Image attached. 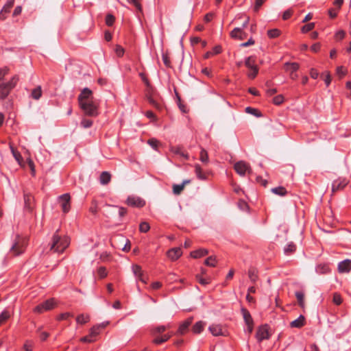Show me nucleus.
Masks as SVG:
<instances>
[{
    "label": "nucleus",
    "mask_w": 351,
    "mask_h": 351,
    "mask_svg": "<svg viewBox=\"0 0 351 351\" xmlns=\"http://www.w3.org/2000/svg\"><path fill=\"white\" fill-rule=\"evenodd\" d=\"M72 316H73V315L69 313H62L59 315V317H58V320H64V319H66L68 317H72Z\"/></svg>",
    "instance_id": "62"
},
{
    "label": "nucleus",
    "mask_w": 351,
    "mask_h": 351,
    "mask_svg": "<svg viewBox=\"0 0 351 351\" xmlns=\"http://www.w3.org/2000/svg\"><path fill=\"white\" fill-rule=\"evenodd\" d=\"M258 72V68L250 69V71L248 73V77L250 78H254L256 76Z\"/></svg>",
    "instance_id": "61"
},
{
    "label": "nucleus",
    "mask_w": 351,
    "mask_h": 351,
    "mask_svg": "<svg viewBox=\"0 0 351 351\" xmlns=\"http://www.w3.org/2000/svg\"><path fill=\"white\" fill-rule=\"evenodd\" d=\"M171 152L175 154H178L184 157L185 159L189 158V155L186 153H184L180 147H171L170 149Z\"/></svg>",
    "instance_id": "24"
},
{
    "label": "nucleus",
    "mask_w": 351,
    "mask_h": 351,
    "mask_svg": "<svg viewBox=\"0 0 351 351\" xmlns=\"http://www.w3.org/2000/svg\"><path fill=\"white\" fill-rule=\"evenodd\" d=\"M9 72V69L6 66L0 69V80H2L4 76Z\"/></svg>",
    "instance_id": "57"
},
{
    "label": "nucleus",
    "mask_w": 351,
    "mask_h": 351,
    "mask_svg": "<svg viewBox=\"0 0 351 351\" xmlns=\"http://www.w3.org/2000/svg\"><path fill=\"white\" fill-rule=\"evenodd\" d=\"M236 172L241 176H244L246 172L250 173L252 172L251 168L247 162L240 160L234 164V166Z\"/></svg>",
    "instance_id": "6"
},
{
    "label": "nucleus",
    "mask_w": 351,
    "mask_h": 351,
    "mask_svg": "<svg viewBox=\"0 0 351 351\" xmlns=\"http://www.w3.org/2000/svg\"><path fill=\"white\" fill-rule=\"evenodd\" d=\"M171 337V335H169V334L164 335L161 336L160 337H156L154 339L153 342L156 344H160L162 343L167 341L168 339H170Z\"/></svg>",
    "instance_id": "29"
},
{
    "label": "nucleus",
    "mask_w": 351,
    "mask_h": 351,
    "mask_svg": "<svg viewBox=\"0 0 351 351\" xmlns=\"http://www.w3.org/2000/svg\"><path fill=\"white\" fill-rule=\"evenodd\" d=\"M158 141L155 138H151L148 140V144L152 146L154 149H156L158 144Z\"/></svg>",
    "instance_id": "60"
},
{
    "label": "nucleus",
    "mask_w": 351,
    "mask_h": 351,
    "mask_svg": "<svg viewBox=\"0 0 351 351\" xmlns=\"http://www.w3.org/2000/svg\"><path fill=\"white\" fill-rule=\"evenodd\" d=\"M208 330L214 336L225 335V332L223 331V328L221 325L213 324L209 326Z\"/></svg>",
    "instance_id": "14"
},
{
    "label": "nucleus",
    "mask_w": 351,
    "mask_h": 351,
    "mask_svg": "<svg viewBox=\"0 0 351 351\" xmlns=\"http://www.w3.org/2000/svg\"><path fill=\"white\" fill-rule=\"evenodd\" d=\"M90 320V316L88 315L80 314L77 318L76 321L79 324H84Z\"/></svg>",
    "instance_id": "31"
},
{
    "label": "nucleus",
    "mask_w": 351,
    "mask_h": 351,
    "mask_svg": "<svg viewBox=\"0 0 351 351\" xmlns=\"http://www.w3.org/2000/svg\"><path fill=\"white\" fill-rule=\"evenodd\" d=\"M347 73V70L343 68V66H338L337 68V74L339 76L340 78L343 77Z\"/></svg>",
    "instance_id": "46"
},
{
    "label": "nucleus",
    "mask_w": 351,
    "mask_h": 351,
    "mask_svg": "<svg viewBox=\"0 0 351 351\" xmlns=\"http://www.w3.org/2000/svg\"><path fill=\"white\" fill-rule=\"evenodd\" d=\"M42 95V90L40 86L34 88L32 92V97L35 99H38Z\"/></svg>",
    "instance_id": "37"
},
{
    "label": "nucleus",
    "mask_w": 351,
    "mask_h": 351,
    "mask_svg": "<svg viewBox=\"0 0 351 351\" xmlns=\"http://www.w3.org/2000/svg\"><path fill=\"white\" fill-rule=\"evenodd\" d=\"M10 316V315L8 311H3L0 314V325L6 322L9 319Z\"/></svg>",
    "instance_id": "39"
},
{
    "label": "nucleus",
    "mask_w": 351,
    "mask_h": 351,
    "mask_svg": "<svg viewBox=\"0 0 351 351\" xmlns=\"http://www.w3.org/2000/svg\"><path fill=\"white\" fill-rule=\"evenodd\" d=\"M14 0H10L7 2V3L3 6L1 10V12L8 13L10 12V8L14 5Z\"/></svg>",
    "instance_id": "42"
},
{
    "label": "nucleus",
    "mask_w": 351,
    "mask_h": 351,
    "mask_svg": "<svg viewBox=\"0 0 351 351\" xmlns=\"http://www.w3.org/2000/svg\"><path fill=\"white\" fill-rule=\"evenodd\" d=\"M195 171L197 177L199 179H200V180H206V176L205 175V173H203L202 169L199 165L196 164L195 165Z\"/></svg>",
    "instance_id": "28"
},
{
    "label": "nucleus",
    "mask_w": 351,
    "mask_h": 351,
    "mask_svg": "<svg viewBox=\"0 0 351 351\" xmlns=\"http://www.w3.org/2000/svg\"><path fill=\"white\" fill-rule=\"evenodd\" d=\"M99 334V326H94L90 330V337H94Z\"/></svg>",
    "instance_id": "49"
},
{
    "label": "nucleus",
    "mask_w": 351,
    "mask_h": 351,
    "mask_svg": "<svg viewBox=\"0 0 351 351\" xmlns=\"http://www.w3.org/2000/svg\"><path fill=\"white\" fill-rule=\"evenodd\" d=\"M295 296H296V298H297V300H298V302L300 305V307L302 308H304L305 304H304V295L302 292H296L295 293Z\"/></svg>",
    "instance_id": "33"
},
{
    "label": "nucleus",
    "mask_w": 351,
    "mask_h": 351,
    "mask_svg": "<svg viewBox=\"0 0 351 351\" xmlns=\"http://www.w3.org/2000/svg\"><path fill=\"white\" fill-rule=\"evenodd\" d=\"M162 61L166 66H171V62L167 54H162Z\"/></svg>",
    "instance_id": "59"
},
{
    "label": "nucleus",
    "mask_w": 351,
    "mask_h": 351,
    "mask_svg": "<svg viewBox=\"0 0 351 351\" xmlns=\"http://www.w3.org/2000/svg\"><path fill=\"white\" fill-rule=\"evenodd\" d=\"M330 271L329 267L326 264H319L316 267V271L319 274H326Z\"/></svg>",
    "instance_id": "30"
},
{
    "label": "nucleus",
    "mask_w": 351,
    "mask_h": 351,
    "mask_svg": "<svg viewBox=\"0 0 351 351\" xmlns=\"http://www.w3.org/2000/svg\"><path fill=\"white\" fill-rule=\"evenodd\" d=\"M10 147L11 152H12L14 158H15V160L18 162V163L20 165L21 167H24L25 164L23 162V158L21 156V154L14 149V147L12 146V145H10Z\"/></svg>",
    "instance_id": "17"
},
{
    "label": "nucleus",
    "mask_w": 351,
    "mask_h": 351,
    "mask_svg": "<svg viewBox=\"0 0 351 351\" xmlns=\"http://www.w3.org/2000/svg\"><path fill=\"white\" fill-rule=\"evenodd\" d=\"M27 244V239L25 237L17 235L10 252L14 256H18L23 253Z\"/></svg>",
    "instance_id": "3"
},
{
    "label": "nucleus",
    "mask_w": 351,
    "mask_h": 351,
    "mask_svg": "<svg viewBox=\"0 0 351 351\" xmlns=\"http://www.w3.org/2000/svg\"><path fill=\"white\" fill-rule=\"evenodd\" d=\"M33 346H34V343L32 341H26L23 346V348L25 351H32Z\"/></svg>",
    "instance_id": "52"
},
{
    "label": "nucleus",
    "mask_w": 351,
    "mask_h": 351,
    "mask_svg": "<svg viewBox=\"0 0 351 351\" xmlns=\"http://www.w3.org/2000/svg\"><path fill=\"white\" fill-rule=\"evenodd\" d=\"M27 165L32 171V175L34 176L35 175V165H34L33 160L31 158H28L27 159Z\"/></svg>",
    "instance_id": "51"
},
{
    "label": "nucleus",
    "mask_w": 351,
    "mask_h": 351,
    "mask_svg": "<svg viewBox=\"0 0 351 351\" xmlns=\"http://www.w3.org/2000/svg\"><path fill=\"white\" fill-rule=\"evenodd\" d=\"M56 302L54 298H51L36 306L34 308V311L36 313H43L45 311H50L55 308Z\"/></svg>",
    "instance_id": "4"
},
{
    "label": "nucleus",
    "mask_w": 351,
    "mask_h": 351,
    "mask_svg": "<svg viewBox=\"0 0 351 351\" xmlns=\"http://www.w3.org/2000/svg\"><path fill=\"white\" fill-rule=\"evenodd\" d=\"M182 254V252L180 247L172 248L167 252L168 257L172 261L177 260Z\"/></svg>",
    "instance_id": "13"
},
{
    "label": "nucleus",
    "mask_w": 351,
    "mask_h": 351,
    "mask_svg": "<svg viewBox=\"0 0 351 351\" xmlns=\"http://www.w3.org/2000/svg\"><path fill=\"white\" fill-rule=\"evenodd\" d=\"M10 88H8L5 83H2L0 84V98L4 99L10 93Z\"/></svg>",
    "instance_id": "19"
},
{
    "label": "nucleus",
    "mask_w": 351,
    "mask_h": 351,
    "mask_svg": "<svg viewBox=\"0 0 351 351\" xmlns=\"http://www.w3.org/2000/svg\"><path fill=\"white\" fill-rule=\"evenodd\" d=\"M342 298H341V296L339 293H333V297H332V302L336 304V305H340L341 303H342Z\"/></svg>",
    "instance_id": "40"
},
{
    "label": "nucleus",
    "mask_w": 351,
    "mask_h": 351,
    "mask_svg": "<svg viewBox=\"0 0 351 351\" xmlns=\"http://www.w3.org/2000/svg\"><path fill=\"white\" fill-rule=\"evenodd\" d=\"M205 326H206V323L205 322H204L202 321L197 322L192 327V331L195 334H199V333H200L203 330V329H204Z\"/></svg>",
    "instance_id": "20"
},
{
    "label": "nucleus",
    "mask_w": 351,
    "mask_h": 351,
    "mask_svg": "<svg viewBox=\"0 0 351 351\" xmlns=\"http://www.w3.org/2000/svg\"><path fill=\"white\" fill-rule=\"evenodd\" d=\"M70 195L64 193L58 197L59 203L64 213H67L70 210Z\"/></svg>",
    "instance_id": "7"
},
{
    "label": "nucleus",
    "mask_w": 351,
    "mask_h": 351,
    "mask_svg": "<svg viewBox=\"0 0 351 351\" xmlns=\"http://www.w3.org/2000/svg\"><path fill=\"white\" fill-rule=\"evenodd\" d=\"M245 66L250 70L252 69L258 68L256 65V58L254 56H250L246 58Z\"/></svg>",
    "instance_id": "21"
},
{
    "label": "nucleus",
    "mask_w": 351,
    "mask_h": 351,
    "mask_svg": "<svg viewBox=\"0 0 351 351\" xmlns=\"http://www.w3.org/2000/svg\"><path fill=\"white\" fill-rule=\"evenodd\" d=\"M58 230L52 237V242L50 247V250L54 252L62 253L65 249L69 245L70 240L69 237H60L58 232Z\"/></svg>",
    "instance_id": "2"
},
{
    "label": "nucleus",
    "mask_w": 351,
    "mask_h": 351,
    "mask_svg": "<svg viewBox=\"0 0 351 351\" xmlns=\"http://www.w3.org/2000/svg\"><path fill=\"white\" fill-rule=\"evenodd\" d=\"M184 189V184H173V192L175 195H180Z\"/></svg>",
    "instance_id": "36"
},
{
    "label": "nucleus",
    "mask_w": 351,
    "mask_h": 351,
    "mask_svg": "<svg viewBox=\"0 0 351 351\" xmlns=\"http://www.w3.org/2000/svg\"><path fill=\"white\" fill-rule=\"evenodd\" d=\"M305 324V317L300 315L298 319L292 321L290 323V326L292 328H300Z\"/></svg>",
    "instance_id": "18"
},
{
    "label": "nucleus",
    "mask_w": 351,
    "mask_h": 351,
    "mask_svg": "<svg viewBox=\"0 0 351 351\" xmlns=\"http://www.w3.org/2000/svg\"><path fill=\"white\" fill-rule=\"evenodd\" d=\"M338 271L339 273H348L351 270V260L346 259L338 264Z\"/></svg>",
    "instance_id": "10"
},
{
    "label": "nucleus",
    "mask_w": 351,
    "mask_h": 351,
    "mask_svg": "<svg viewBox=\"0 0 351 351\" xmlns=\"http://www.w3.org/2000/svg\"><path fill=\"white\" fill-rule=\"evenodd\" d=\"M77 100L85 115L93 117L98 115V104L94 99L91 90L84 88L79 95Z\"/></svg>",
    "instance_id": "1"
},
{
    "label": "nucleus",
    "mask_w": 351,
    "mask_h": 351,
    "mask_svg": "<svg viewBox=\"0 0 351 351\" xmlns=\"http://www.w3.org/2000/svg\"><path fill=\"white\" fill-rule=\"evenodd\" d=\"M197 280L199 281V282L203 285H206L209 283V280L202 278L199 275L196 276Z\"/></svg>",
    "instance_id": "58"
},
{
    "label": "nucleus",
    "mask_w": 351,
    "mask_h": 351,
    "mask_svg": "<svg viewBox=\"0 0 351 351\" xmlns=\"http://www.w3.org/2000/svg\"><path fill=\"white\" fill-rule=\"evenodd\" d=\"M208 253V251L206 249H199L197 250H195L194 252H192L191 255L192 257L195 258H198L202 256H204L207 255Z\"/></svg>",
    "instance_id": "22"
},
{
    "label": "nucleus",
    "mask_w": 351,
    "mask_h": 351,
    "mask_svg": "<svg viewBox=\"0 0 351 351\" xmlns=\"http://www.w3.org/2000/svg\"><path fill=\"white\" fill-rule=\"evenodd\" d=\"M132 271L134 274L138 277V280L144 283H147L145 278L143 276V274L141 267L137 265H133Z\"/></svg>",
    "instance_id": "16"
},
{
    "label": "nucleus",
    "mask_w": 351,
    "mask_h": 351,
    "mask_svg": "<svg viewBox=\"0 0 351 351\" xmlns=\"http://www.w3.org/2000/svg\"><path fill=\"white\" fill-rule=\"evenodd\" d=\"M248 277L252 282H255L258 280L257 270L254 267L250 268Z\"/></svg>",
    "instance_id": "26"
},
{
    "label": "nucleus",
    "mask_w": 351,
    "mask_h": 351,
    "mask_svg": "<svg viewBox=\"0 0 351 351\" xmlns=\"http://www.w3.org/2000/svg\"><path fill=\"white\" fill-rule=\"evenodd\" d=\"M295 245L293 243H290L285 247L284 252L287 255H289L295 252Z\"/></svg>",
    "instance_id": "35"
},
{
    "label": "nucleus",
    "mask_w": 351,
    "mask_h": 351,
    "mask_svg": "<svg viewBox=\"0 0 351 351\" xmlns=\"http://www.w3.org/2000/svg\"><path fill=\"white\" fill-rule=\"evenodd\" d=\"M19 80V77L17 75L14 76L10 81H9L7 83H5L6 86L10 88V89H12L15 87L16 82Z\"/></svg>",
    "instance_id": "38"
},
{
    "label": "nucleus",
    "mask_w": 351,
    "mask_h": 351,
    "mask_svg": "<svg viewBox=\"0 0 351 351\" xmlns=\"http://www.w3.org/2000/svg\"><path fill=\"white\" fill-rule=\"evenodd\" d=\"M165 330H166V327L164 326H157L153 329L152 334L154 336H157L158 335H160V334L162 333L163 332H165Z\"/></svg>",
    "instance_id": "41"
},
{
    "label": "nucleus",
    "mask_w": 351,
    "mask_h": 351,
    "mask_svg": "<svg viewBox=\"0 0 351 351\" xmlns=\"http://www.w3.org/2000/svg\"><path fill=\"white\" fill-rule=\"evenodd\" d=\"M239 206L243 210H245L248 208V205L247 204V203L245 201H243V200H241L239 202Z\"/></svg>",
    "instance_id": "63"
},
{
    "label": "nucleus",
    "mask_w": 351,
    "mask_h": 351,
    "mask_svg": "<svg viewBox=\"0 0 351 351\" xmlns=\"http://www.w3.org/2000/svg\"><path fill=\"white\" fill-rule=\"evenodd\" d=\"M284 101V97L282 95H278L274 97L273 102L276 105H280Z\"/></svg>",
    "instance_id": "48"
},
{
    "label": "nucleus",
    "mask_w": 351,
    "mask_h": 351,
    "mask_svg": "<svg viewBox=\"0 0 351 351\" xmlns=\"http://www.w3.org/2000/svg\"><path fill=\"white\" fill-rule=\"evenodd\" d=\"M128 204L136 207H143L145 205V201L138 197H128L127 199Z\"/></svg>",
    "instance_id": "15"
},
{
    "label": "nucleus",
    "mask_w": 351,
    "mask_h": 351,
    "mask_svg": "<svg viewBox=\"0 0 351 351\" xmlns=\"http://www.w3.org/2000/svg\"><path fill=\"white\" fill-rule=\"evenodd\" d=\"M314 27H315V23H308V24L305 25L304 26H303L302 28V32L306 33V32H308L312 30Z\"/></svg>",
    "instance_id": "47"
},
{
    "label": "nucleus",
    "mask_w": 351,
    "mask_h": 351,
    "mask_svg": "<svg viewBox=\"0 0 351 351\" xmlns=\"http://www.w3.org/2000/svg\"><path fill=\"white\" fill-rule=\"evenodd\" d=\"M193 320V317H190L188 319H186L185 321H184L180 326L178 333L180 335H184L185 334L188 330L189 326L191 324Z\"/></svg>",
    "instance_id": "11"
},
{
    "label": "nucleus",
    "mask_w": 351,
    "mask_h": 351,
    "mask_svg": "<svg viewBox=\"0 0 351 351\" xmlns=\"http://www.w3.org/2000/svg\"><path fill=\"white\" fill-rule=\"evenodd\" d=\"M122 240L125 243L122 248V250L125 252H128L130 250V241L126 239H123Z\"/></svg>",
    "instance_id": "56"
},
{
    "label": "nucleus",
    "mask_w": 351,
    "mask_h": 351,
    "mask_svg": "<svg viewBox=\"0 0 351 351\" xmlns=\"http://www.w3.org/2000/svg\"><path fill=\"white\" fill-rule=\"evenodd\" d=\"M115 52L119 57H121L124 54V49L120 45H117Z\"/></svg>",
    "instance_id": "55"
},
{
    "label": "nucleus",
    "mask_w": 351,
    "mask_h": 351,
    "mask_svg": "<svg viewBox=\"0 0 351 351\" xmlns=\"http://www.w3.org/2000/svg\"><path fill=\"white\" fill-rule=\"evenodd\" d=\"M348 181L346 178H339L335 180L332 184V193H335L337 191L342 190L347 184Z\"/></svg>",
    "instance_id": "8"
},
{
    "label": "nucleus",
    "mask_w": 351,
    "mask_h": 351,
    "mask_svg": "<svg viewBox=\"0 0 351 351\" xmlns=\"http://www.w3.org/2000/svg\"><path fill=\"white\" fill-rule=\"evenodd\" d=\"M270 336L271 332L269 330V327L267 324L258 327L256 334V337L258 341L261 342L263 340L268 339Z\"/></svg>",
    "instance_id": "5"
},
{
    "label": "nucleus",
    "mask_w": 351,
    "mask_h": 351,
    "mask_svg": "<svg viewBox=\"0 0 351 351\" xmlns=\"http://www.w3.org/2000/svg\"><path fill=\"white\" fill-rule=\"evenodd\" d=\"M98 274L100 278H103L107 276L106 269L104 267H101L98 269Z\"/></svg>",
    "instance_id": "54"
},
{
    "label": "nucleus",
    "mask_w": 351,
    "mask_h": 351,
    "mask_svg": "<svg viewBox=\"0 0 351 351\" xmlns=\"http://www.w3.org/2000/svg\"><path fill=\"white\" fill-rule=\"evenodd\" d=\"M216 263H217V258L215 256H209L204 261V264L208 267H215Z\"/></svg>",
    "instance_id": "32"
},
{
    "label": "nucleus",
    "mask_w": 351,
    "mask_h": 351,
    "mask_svg": "<svg viewBox=\"0 0 351 351\" xmlns=\"http://www.w3.org/2000/svg\"><path fill=\"white\" fill-rule=\"evenodd\" d=\"M150 229V226L148 223L143 221L139 226V230L141 232H147Z\"/></svg>",
    "instance_id": "45"
},
{
    "label": "nucleus",
    "mask_w": 351,
    "mask_h": 351,
    "mask_svg": "<svg viewBox=\"0 0 351 351\" xmlns=\"http://www.w3.org/2000/svg\"><path fill=\"white\" fill-rule=\"evenodd\" d=\"M267 35L269 38H276L280 35V30L278 29H270L267 32Z\"/></svg>",
    "instance_id": "44"
},
{
    "label": "nucleus",
    "mask_w": 351,
    "mask_h": 351,
    "mask_svg": "<svg viewBox=\"0 0 351 351\" xmlns=\"http://www.w3.org/2000/svg\"><path fill=\"white\" fill-rule=\"evenodd\" d=\"M291 14H292V11L291 10H287L283 13L282 19L284 20H287L288 19H289L291 17Z\"/></svg>",
    "instance_id": "64"
},
{
    "label": "nucleus",
    "mask_w": 351,
    "mask_h": 351,
    "mask_svg": "<svg viewBox=\"0 0 351 351\" xmlns=\"http://www.w3.org/2000/svg\"><path fill=\"white\" fill-rule=\"evenodd\" d=\"M244 321L246 324H253V319L251 317L250 312L245 308L241 310Z\"/></svg>",
    "instance_id": "25"
},
{
    "label": "nucleus",
    "mask_w": 351,
    "mask_h": 351,
    "mask_svg": "<svg viewBox=\"0 0 351 351\" xmlns=\"http://www.w3.org/2000/svg\"><path fill=\"white\" fill-rule=\"evenodd\" d=\"M265 1V0H255V4L254 8V11L258 12Z\"/></svg>",
    "instance_id": "53"
},
{
    "label": "nucleus",
    "mask_w": 351,
    "mask_h": 351,
    "mask_svg": "<svg viewBox=\"0 0 351 351\" xmlns=\"http://www.w3.org/2000/svg\"><path fill=\"white\" fill-rule=\"evenodd\" d=\"M93 125V121L90 119L84 118L81 121V125L84 128H88Z\"/></svg>",
    "instance_id": "43"
},
{
    "label": "nucleus",
    "mask_w": 351,
    "mask_h": 351,
    "mask_svg": "<svg viewBox=\"0 0 351 351\" xmlns=\"http://www.w3.org/2000/svg\"><path fill=\"white\" fill-rule=\"evenodd\" d=\"M114 20L115 19L114 16L110 14H108L106 17V23L107 25L111 26L114 23Z\"/></svg>",
    "instance_id": "50"
},
{
    "label": "nucleus",
    "mask_w": 351,
    "mask_h": 351,
    "mask_svg": "<svg viewBox=\"0 0 351 351\" xmlns=\"http://www.w3.org/2000/svg\"><path fill=\"white\" fill-rule=\"evenodd\" d=\"M285 69L287 71L290 73V77L293 80H295L298 77V75L295 72L299 69V64L296 62H287L285 64Z\"/></svg>",
    "instance_id": "9"
},
{
    "label": "nucleus",
    "mask_w": 351,
    "mask_h": 351,
    "mask_svg": "<svg viewBox=\"0 0 351 351\" xmlns=\"http://www.w3.org/2000/svg\"><path fill=\"white\" fill-rule=\"evenodd\" d=\"M230 35L232 38L243 40L246 38L247 34L243 31L242 28L236 27L234 28L230 33Z\"/></svg>",
    "instance_id": "12"
},
{
    "label": "nucleus",
    "mask_w": 351,
    "mask_h": 351,
    "mask_svg": "<svg viewBox=\"0 0 351 351\" xmlns=\"http://www.w3.org/2000/svg\"><path fill=\"white\" fill-rule=\"evenodd\" d=\"M199 160L204 163V164H208L209 159L207 152L204 149H202L199 154Z\"/></svg>",
    "instance_id": "34"
},
{
    "label": "nucleus",
    "mask_w": 351,
    "mask_h": 351,
    "mask_svg": "<svg viewBox=\"0 0 351 351\" xmlns=\"http://www.w3.org/2000/svg\"><path fill=\"white\" fill-rule=\"evenodd\" d=\"M111 179V175L107 171H104L100 176V182L103 185L108 184Z\"/></svg>",
    "instance_id": "23"
},
{
    "label": "nucleus",
    "mask_w": 351,
    "mask_h": 351,
    "mask_svg": "<svg viewBox=\"0 0 351 351\" xmlns=\"http://www.w3.org/2000/svg\"><path fill=\"white\" fill-rule=\"evenodd\" d=\"M271 191L273 193L280 196H284L287 193V191L285 189V188L282 186L273 188L271 189Z\"/></svg>",
    "instance_id": "27"
}]
</instances>
